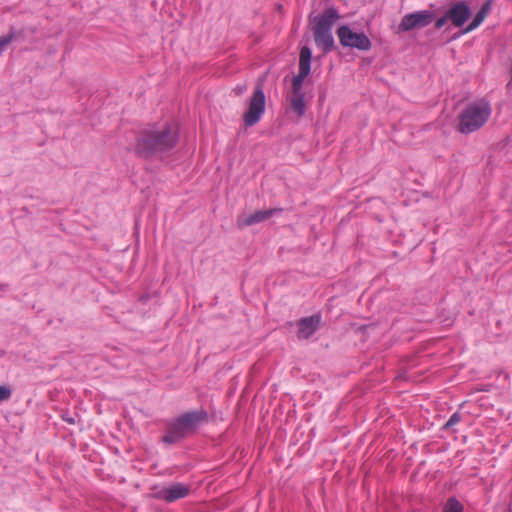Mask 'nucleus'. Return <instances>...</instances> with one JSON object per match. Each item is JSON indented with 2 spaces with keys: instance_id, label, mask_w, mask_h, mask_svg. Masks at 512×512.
<instances>
[{
  "instance_id": "f8f14e48",
  "label": "nucleus",
  "mask_w": 512,
  "mask_h": 512,
  "mask_svg": "<svg viewBox=\"0 0 512 512\" xmlns=\"http://www.w3.org/2000/svg\"><path fill=\"white\" fill-rule=\"evenodd\" d=\"M283 211L282 208H269L266 210H256L253 213L247 215L246 217L239 219L238 224L241 227H249L258 223H261L276 214H279Z\"/></svg>"
},
{
  "instance_id": "a211bd4d",
  "label": "nucleus",
  "mask_w": 512,
  "mask_h": 512,
  "mask_svg": "<svg viewBox=\"0 0 512 512\" xmlns=\"http://www.w3.org/2000/svg\"><path fill=\"white\" fill-rule=\"evenodd\" d=\"M460 420H461V415H460V413H459V412H455V413H453V414L450 416L449 420L446 422V424H445V426H444V427H445V428H450V427H452V426L456 425L457 423H459V422H460Z\"/></svg>"
},
{
  "instance_id": "dca6fc26",
  "label": "nucleus",
  "mask_w": 512,
  "mask_h": 512,
  "mask_svg": "<svg viewBox=\"0 0 512 512\" xmlns=\"http://www.w3.org/2000/svg\"><path fill=\"white\" fill-rule=\"evenodd\" d=\"M19 32H17L14 28H11L7 34L0 36V56L6 50L7 46L17 37L19 36Z\"/></svg>"
},
{
  "instance_id": "423d86ee",
  "label": "nucleus",
  "mask_w": 512,
  "mask_h": 512,
  "mask_svg": "<svg viewBox=\"0 0 512 512\" xmlns=\"http://www.w3.org/2000/svg\"><path fill=\"white\" fill-rule=\"evenodd\" d=\"M336 36L343 48L368 52L372 48V42L367 34L360 30L354 31L349 24L344 23L337 27Z\"/></svg>"
},
{
  "instance_id": "6e6552de",
  "label": "nucleus",
  "mask_w": 512,
  "mask_h": 512,
  "mask_svg": "<svg viewBox=\"0 0 512 512\" xmlns=\"http://www.w3.org/2000/svg\"><path fill=\"white\" fill-rule=\"evenodd\" d=\"M435 19V13L428 9L417 10L406 13L398 26L395 28L396 34L408 33L414 30H420L429 26Z\"/></svg>"
},
{
  "instance_id": "9b49d317",
  "label": "nucleus",
  "mask_w": 512,
  "mask_h": 512,
  "mask_svg": "<svg viewBox=\"0 0 512 512\" xmlns=\"http://www.w3.org/2000/svg\"><path fill=\"white\" fill-rule=\"evenodd\" d=\"M190 493V487L181 483V482H175L171 484L170 486L163 487L160 489L156 497L164 500L167 503L175 502L179 499H183L187 497Z\"/></svg>"
},
{
  "instance_id": "6ab92c4d",
  "label": "nucleus",
  "mask_w": 512,
  "mask_h": 512,
  "mask_svg": "<svg viewBox=\"0 0 512 512\" xmlns=\"http://www.w3.org/2000/svg\"><path fill=\"white\" fill-rule=\"evenodd\" d=\"M12 394L11 389L8 386H0V403L8 400Z\"/></svg>"
},
{
  "instance_id": "f03ea898",
  "label": "nucleus",
  "mask_w": 512,
  "mask_h": 512,
  "mask_svg": "<svg viewBox=\"0 0 512 512\" xmlns=\"http://www.w3.org/2000/svg\"><path fill=\"white\" fill-rule=\"evenodd\" d=\"M312 57V49L308 45L301 46L299 51L298 72L292 76L291 91L288 99L291 111L298 117L304 116L307 109L303 86L311 73Z\"/></svg>"
},
{
  "instance_id": "2eb2a0df",
  "label": "nucleus",
  "mask_w": 512,
  "mask_h": 512,
  "mask_svg": "<svg viewBox=\"0 0 512 512\" xmlns=\"http://www.w3.org/2000/svg\"><path fill=\"white\" fill-rule=\"evenodd\" d=\"M442 512H464V505L455 496H451L444 503Z\"/></svg>"
},
{
  "instance_id": "f257e3e1",
  "label": "nucleus",
  "mask_w": 512,
  "mask_h": 512,
  "mask_svg": "<svg viewBox=\"0 0 512 512\" xmlns=\"http://www.w3.org/2000/svg\"><path fill=\"white\" fill-rule=\"evenodd\" d=\"M180 142V128L166 121L152 123L142 128L135 137L134 154L143 160H165Z\"/></svg>"
},
{
  "instance_id": "20e7f679",
  "label": "nucleus",
  "mask_w": 512,
  "mask_h": 512,
  "mask_svg": "<svg viewBox=\"0 0 512 512\" xmlns=\"http://www.w3.org/2000/svg\"><path fill=\"white\" fill-rule=\"evenodd\" d=\"M207 419L208 414L203 409L179 415L169 422L167 432L162 437V442L172 445L181 441L195 431L202 423L206 422Z\"/></svg>"
},
{
  "instance_id": "412c9836",
  "label": "nucleus",
  "mask_w": 512,
  "mask_h": 512,
  "mask_svg": "<svg viewBox=\"0 0 512 512\" xmlns=\"http://www.w3.org/2000/svg\"><path fill=\"white\" fill-rule=\"evenodd\" d=\"M63 420L66 421L69 424H74L75 423L74 418L69 417V416H63Z\"/></svg>"
},
{
  "instance_id": "1a4fd4ad",
  "label": "nucleus",
  "mask_w": 512,
  "mask_h": 512,
  "mask_svg": "<svg viewBox=\"0 0 512 512\" xmlns=\"http://www.w3.org/2000/svg\"><path fill=\"white\" fill-rule=\"evenodd\" d=\"M447 17L454 27H463L467 21L472 17V8L466 0L451 1L446 9Z\"/></svg>"
},
{
  "instance_id": "7ed1b4c3",
  "label": "nucleus",
  "mask_w": 512,
  "mask_h": 512,
  "mask_svg": "<svg viewBox=\"0 0 512 512\" xmlns=\"http://www.w3.org/2000/svg\"><path fill=\"white\" fill-rule=\"evenodd\" d=\"M310 22L313 24L312 31L316 46L324 54L335 50L336 44L332 34L334 24L340 19L339 11L330 6L316 16H310Z\"/></svg>"
},
{
  "instance_id": "4468645a",
  "label": "nucleus",
  "mask_w": 512,
  "mask_h": 512,
  "mask_svg": "<svg viewBox=\"0 0 512 512\" xmlns=\"http://www.w3.org/2000/svg\"><path fill=\"white\" fill-rule=\"evenodd\" d=\"M418 363L417 358L410 357L401 364L396 378L400 381L411 382V384H424V379L415 380L414 375L418 372L409 371L410 368L416 366Z\"/></svg>"
},
{
  "instance_id": "0eeeda50",
  "label": "nucleus",
  "mask_w": 512,
  "mask_h": 512,
  "mask_svg": "<svg viewBox=\"0 0 512 512\" xmlns=\"http://www.w3.org/2000/svg\"><path fill=\"white\" fill-rule=\"evenodd\" d=\"M266 110V96L262 84L257 83L242 115L245 127L256 125Z\"/></svg>"
},
{
  "instance_id": "ddd939ff",
  "label": "nucleus",
  "mask_w": 512,
  "mask_h": 512,
  "mask_svg": "<svg viewBox=\"0 0 512 512\" xmlns=\"http://www.w3.org/2000/svg\"><path fill=\"white\" fill-rule=\"evenodd\" d=\"M494 0H486L482 3L477 13L471 17V21L461 30L460 35L467 34L477 29L492 10Z\"/></svg>"
},
{
  "instance_id": "39448f33",
  "label": "nucleus",
  "mask_w": 512,
  "mask_h": 512,
  "mask_svg": "<svg viewBox=\"0 0 512 512\" xmlns=\"http://www.w3.org/2000/svg\"><path fill=\"white\" fill-rule=\"evenodd\" d=\"M491 105L485 99L468 103L458 115L457 131L470 134L479 130L491 116Z\"/></svg>"
},
{
  "instance_id": "4be33fe9",
  "label": "nucleus",
  "mask_w": 512,
  "mask_h": 512,
  "mask_svg": "<svg viewBox=\"0 0 512 512\" xmlns=\"http://www.w3.org/2000/svg\"><path fill=\"white\" fill-rule=\"evenodd\" d=\"M488 387L489 386H482V388L479 389V391H486V392H488L489 391Z\"/></svg>"
},
{
  "instance_id": "aec40b11",
  "label": "nucleus",
  "mask_w": 512,
  "mask_h": 512,
  "mask_svg": "<svg viewBox=\"0 0 512 512\" xmlns=\"http://www.w3.org/2000/svg\"><path fill=\"white\" fill-rule=\"evenodd\" d=\"M506 88L509 96L512 98V78H510V80L508 81Z\"/></svg>"
},
{
  "instance_id": "9d476101",
  "label": "nucleus",
  "mask_w": 512,
  "mask_h": 512,
  "mask_svg": "<svg viewBox=\"0 0 512 512\" xmlns=\"http://www.w3.org/2000/svg\"><path fill=\"white\" fill-rule=\"evenodd\" d=\"M322 315L320 312L310 316L302 317L298 320L297 337L299 340H307L312 337L320 328Z\"/></svg>"
},
{
  "instance_id": "f3484780",
  "label": "nucleus",
  "mask_w": 512,
  "mask_h": 512,
  "mask_svg": "<svg viewBox=\"0 0 512 512\" xmlns=\"http://www.w3.org/2000/svg\"><path fill=\"white\" fill-rule=\"evenodd\" d=\"M434 27L436 30H439L443 28L448 22H450V19L447 17L446 11H444L443 15L434 19Z\"/></svg>"
}]
</instances>
